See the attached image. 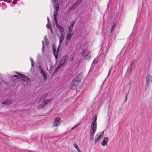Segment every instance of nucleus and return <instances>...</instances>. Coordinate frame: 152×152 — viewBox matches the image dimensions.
<instances>
[{
    "mask_svg": "<svg viewBox=\"0 0 152 152\" xmlns=\"http://www.w3.org/2000/svg\"><path fill=\"white\" fill-rule=\"evenodd\" d=\"M108 138L107 137H105L102 141L101 145L103 146H104L105 145H107V142H108Z\"/></svg>",
    "mask_w": 152,
    "mask_h": 152,
    "instance_id": "f8f14e48",
    "label": "nucleus"
},
{
    "mask_svg": "<svg viewBox=\"0 0 152 152\" xmlns=\"http://www.w3.org/2000/svg\"><path fill=\"white\" fill-rule=\"evenodd\" d=\"M68 58L69 56L67 55H66L65 56L63 57L62 59L60 62V64L61 65L64 64L67 62Z\"/></svg>",
    "mask_w": 152,
    "mask_h": 152,
    "instance_id": "6e6552de",
    "label": "nucleus"
},
{
    "mask_svg": "<svg viewBox=\"0 0 152 152\" xmlns=\"http://www.w3.org/2000/svg\"><path fill=\"white\" fill-rule=\"evenodd\" d=\"M56 27L61 32H63L64 31V29L62 27L58 25Z\"/></svg>",
    "mask_w": 152,
    "mask_h": 152,
    "instance_id": "4be33fe9",
    "label": "nucleus"
},
{
    "mask_svg": "<svg viewBox=\"0 0 152 152\" xmlns=\"http://www.w3.org/2000/svg\"><path fill=\"white\" fill-rule=\"evenodd\" d=\"M64 39V37L63 36V34H61V36L59 37V45L61 44L63 41Z\"/></svg>",
    "mask_w": 152,
    "mask_h": 152,
    "instance_id": "6ab92c4d",
    "label": "nucleus"
},
{
    "mask_svg": "<svg viewBox=\"0 0 152 152\" xmlns=\"http://www.w3.org/2000/svg\"><path fill=\"white\" fill-rule=\"evenodd\" d=\"M63 65H61L60 64V62L59 64L58 65L57 67L56 68V69L54 71V73H56L57 72L59 69L60 68L61 66H62Z\"/></svg>",
    "mask_w": 152,
    "mask_h": 152,
    "instance_id": "aec40b11",
    "label": "nucleus"
},
{
    "mask_svg": "<svg viewBox=\"0 0 152 152\" xmlns=\"http://www.w3.org/2000/svg\"><path fill=\"white\" fill-rule=\"evenodd\" d=\"M63 65H61L60 64V62L59 64L58 65L57 67L56 68V69L54 71V73H56L57 72L59 69L60 68L61 66H62Z\"/></svg>",
    "mask_w": 152,
    "mask_h": 152,
    "instance_id": "412c9836",
    "label": "nucleus"
},
{
    "mask_svg": "<svg viewBox=\"0 0 152 152\" xmlns=\"http://www.w3.org/2000/svg\"><path fill=\"white\" fill-rule=\"evenodd\" d=\"M82 0H77L75 3L71 7V9H75L77 6L79 5L81 2Z\"/></svg>",
    "mask_w": 152,
    "mask_h": 152,
    "instance_id": "2eb2a0df",
    "label": "nucleus"
},
{
    "mask_svg": "<svg viewBox=\"0 0 152 152\" xmlns=\"http://www.w3.org/2000/svg\"><path fill=\"white\" fill-rule=\"evenodd\" d=\"M30 60L31 62V66L32 67L34 66V62L32 58L31 57H30Z\"/></svg>",
    "mask_w": 152,
    "mask_h": 152,
    "instance_id": "393cba45",
    "label": "nucleus"
},
{
    "mask_svg": "<svg viewBox=\"0 0 152 152\" xmlns=\"http://www.w3.org/2000/svg\"><path fill=\"white\" fill-rule=\"evenodd\" d=\"M97 117L95 115L94 120L91 122L90 128V138L91 140L94 138L97 129Z\"/></svg>",
    "mask_w": 152,
    "mask_h": 152,
    "instance_id": "f257e3e1",
    "label": "nucleus"
},
{
    "mask_svg": "<svg viewBox=\"0 0 152 152\" xmlns=\"http://www.w3.org/2000/svg\"><path fill=\"white\" fill-rule=\"evenodd\" d=\"M146 84L148 86L150 83L152 82V77L150 75H148L146 78Z\"/></svg>",
    "mask_w": 152,
    "mask_h": 152,
    "instance_id": "9b49d317",
    "label": "nucleus"
},
{
    "mask_svg": "<svg viewBox=\"0 0 152 152\" xmlns=\"http://www.w3.org/2000/svg\"><path fill=\"white\" fill-rule=\"evenodd\" d=\"M45 106L43 103L42 104L39 105L37 107V109H41L44 108Z\"/></svg>",
    "mask_w": 152,
    "mask_h": 152,
    "instance_id": "5701e85b",
    "label": "nucleus"
},
{
    "mask_svg": "<svg viewBox=\"0 0 152 152\" xmlns=\"http://www.w3.org/2000/svg\"><path fill=\"white\" fill-rule=\"evenodd\" d=\"M39 71H40V72H41V70H43V69L42 68V67L41 66H39Z\"/></svg>",
    "mask_w": 152,
    "mask_h": 152,
    "instance_id": "7c9ffc66",
    "label": "nucleus"
},
{
    "mask_svg": "<svg viewBox=\"0 0 152 152\" xmlns=\"http://www.w3.org/2000/svg\"><path fill=\"white\" fill-rule=\"evenodd\" d=\"M115 25H113V26L112 28L111 31V32H112V31L115 28Z\"/></svg>",
    "mask_w": 152,
    "mask_h": 152,
    "instance_id": "f704fd0d",
    "label": "nucleus"
},
{
    "mask_svg": "<svg viewBox=\"0 0 152 152\" xmlns=\"http://www.w3.org/2000/svg\"><path fill=\"white\" fill-rule=\"evenodd\" d=\"M80 82V80H77L75 79L73 80L70 85V88L72 89H75L77 86L78 83H79Z\"/></svg>",
    "mask_w": 152,
    "mask_h": 152,
    "instance_id": "20e7f679",
    "label": "nucleus"
},
{
    "mask_svg": "<svg viewBox=\"0 0 152 152\" xmlns=\"http://www.w3.org/2000/svg\"><path fill=\"white\" fill-rule=\"evenodd\" d=\"M104 132V131H103L102 132V133L99 132L95 135L94 138L95 143H96L101 140V138L103 137Z\"/></svg>",
    "mask_w": 152,
    "mask_h": 152,
    "instance_id": "39448f33",
    "label": "nucleus"
},
{
    "mask_svg": "<svg viewBox=\"0 0 152 152\" xmlns=\"http://www.w3.org/2000/svg\"><path fill=\"white\" fill-rule=\"evenodd\" d=\"M42 51H43L44 50V48H45V46H44V41H42Z\"/></svg>",
    "mask_w": 152,
    "mask_h": 152,
    "instance_id": "c85d7f7f",
    "label": "nucleus"
},
{
    "mask_svg": "<svg viewBox=\"0 0 152 152\" xmlns=\"http://www.w3.org/2000/svg\"><path fill=\"white\" fill-rule=\"evenodd\" d=\"M77 150L78 152H81V151L80 150L79 148H78V149H77Z\"/></svg>",
    "mask_w": 152,
    "mask_h": 152,
    "instance_id": "ea45409f",
    "label": "nucleus"
},
{
    "mask_svg": "<svg viewBox=\"0 0 152 152\" xmlns=\"http://www.w3.org/2000/svg\"><path fill=\"white\" fill-rule=\"evenodd\" d=\"M59 47H60V45H59L58 46V47L57 48V49L56 50V48L55 46H53V54L55 56V58L56 59H57L58 58L57 54L58 53V50L59 49Z\"/></svg>",
    "mask_w": 152,
    "mask_h": 152,
    "instance_id": "1a4fd4ad",
    "label": "nucleus"
},
{
    "mask_svg": "<svg viewBox=\"0 0 152 152\" xmlns=\"http://www.w3.org/2000/svg\"><path fill=\"white\" fill-rule=\"evenodd\" d=\"M134 67V64H133V61H132L130 63V65L128 67L127 70V72L130 74L131 71L133 69Z\"/></svg>",
    "mask_w": 152,
    "mask_h": 152,
    "instance_id": "9d476101",
    "label": "nucleus"
},
{
    "mask_svg": "<svg viewBox=\"0 0 152 152\" xmlns=\"http://www.w3.org/2000/svg\"><path fill=\"white\" fill-rule=\"evenodd\" d=\"M52 99H45L43 101V103L46 107V105L51 101Z\"/></svg>",
    "mask_w": 152,
    "mask_h": 152,
    "instance_id": "f3484780",
    "label": "nucleus"
},
{
    "mask_svg": "<svg viewBox=\"0 0 152 152\" xmlns=\"http://www.w3.org/2000/svg\"><path fill=\"white\" fill-rule=\"evenodd\" d=\"M97 62H98V59H97V58H96L94 61L93 63L94 64H96Z\"/></svg>",
    "mask_w": 152,
    "mask_h": 152,
    "instance_id": "c756f323",
    "label": "nucleus"
},
{
    "mask_svg": "<svg viewBox=\"0 0 152 152\" xmlns=\"http://www.w3.org/2000/svg\"><path fill=\"white\" fill-rule=\"evenodd\" d=\"M17 0H14L12 1V3L14 4H16L17 3Z\"/></svg>",
    "mask_w": 152,
    "mask_h": 152,
    "instance_id": "473e14b6",
    "label": "nucleus"
},
{
    "mask_svg": "<svg viewBox=\"0 0 152 152\" xmlns=\"http://www.w3.org/2000/svg\"><path fill=\"white\" fill-rule=\"evenodd\" d=\"M16 73L18 74L20 76V77L23 80L26 81V82H28V80L29 79L27 77L25 76V75L21 74H20L18 72H16Z\"/></svg>",
    "mask_w": 152,
    "mask_h": 152,
    "instance_id": "4468645a",
    "label": "nucleus"
},
{
    "mask_svg": "<svg viewBox=\"0 0 152 152\" xmlns=\"http://www.w3.org/2000/svg\"><path fill=\"white\" fill-rule=\"evenodd\" d=\"M12 100H7L3 102L2 104L9 105L12 103Z\"/></svg>",
    "mask_w": 152,
    "mask_h": 152,
    "instance_id": "a211bd4d",
    "label": "nucleus"
},
{
    "mask_svg": "<svg viewBox=\"0 0 152 152\" xmlns=\"http://www.w3.org/2000/svg\"><path fill=\"white\" fill-rule=\"evenodd\" d=\"M41 71V72L40 73L43 76V77L44 80L45 81H46L47 80V78L46 74L43 70H42Z\"/></svg>",
    "mask_w": 152,
    "mask_h": 152,
    "instance_id": "dca6fc26",
    "label": "nucleus"
},
{
    "mask_svg": "<svg viewBox=\"0 0 152 152\" xmlns=\"http://www.w3.org/2000/svg\"><path fill=\"white\" fill-rule=\"evenodd\" d=\"M4 1H5V2H6V0H4Z\"/></svg>",
    "mask_w": 152,
    "mask_h": 152,
    "instance_id": "c03bdc74",
    "label": "nucleus"
},
{
    "mask_svg": "<svg viewBox=\"0 0 152 152\" xmlns=\"http://www.w3.org/2000/svg\"><path fill=\"white\" fill-rule=\"evenodd\" d=\"M112 66H111V68H112ZM111 69H110L109 70V72H108V75H107V77L105 78V80H106V79H107V77L108 76H109V74H110V71H111Z\"/></svg>",
    "mask_w": 152,
    "mask_h": 152,
    "instance_id": "72a5a7b5",
    "label": "nucleus"
},
{
    "mask_svg": "<svg viewBox=\"0 0 152 152\" xmlns=\"http://www.w3.org/2000/svg\"><path fill=\"white\" fill-rule=\"evenodd\" d=\"M79 125V124H77V125H76L73 128H72V129H74V128H75V127H76V126H78V125Z\"/></svg>",
    "mask_w": 152,
    "mask_h": 152,
    "instance_id": "79ce46f5",
    "label": "nucleus"
},
{
    "mask_svg": "<svg viewBox=\"0 0 152 152\" xmlns=\"http://www.w3.org/2000/svg\"><path fill=\"white\" fill-rule=\"evenodd\" d=\"M13 77H16L18 79H19V78L18 76L16 75H15L13 76Z\"/></svg>",
    "mask_w": 152,
    "mask_h": 152,
    "instance_id": "c9c22d12",
    "label": "nucleus"
},
{
    "mask_svg": "<svg viewBox=\"0 0 152 152\" xmlns=\"http://www.w3.org/2000/svg\"><path fill=\"white\" fill-rule=\"evenodd\" d=\"M46 27H47V28L48 29H49V28H50L51 31L52 32H53V31H52V27H51V25H49V23H48L47 25L46 26Z\"/></svg>",
    "mask_w": 152,
    "mask_h": 152,
    "instance_id": "a878e982",
    "label": "nucleus"
},
{
    "mask_svg": "<svg viewBox=\"0 0 152 152\" xmlns=\"http://www.w3.org/2000/svg\"><path fill=\"white\" fill-rule=\"evenodd\" d=\"M20 0H17V1H19Z\"/></svg>",
    "mask_w": 152,
    "mask_h": 152,
    "instance_id": "a18cd8bd",
    "label": "nucleus"
},
{
    "mask_svg": "<svg viewBox=\"0 0 152 152\" xmlns=\"http://www.w3.org/2000/svg\"><path fill=\"white\" fill-rule=\"evenodd\" d=\"M54 19L55 23L56 25V27H57V26H58V25L57 23V18H54Z\"/></svg>",
    "mask_w": 152,
    "mask_h": 152,
    "instance_id": "cd10ccee",
    "label": "nucleus"
},
{
    "mask_svg": "<svg viewBox=\"0 0 152 152\" xmlns=\"http://www.w3.org/2000/svg\"><path fill=\"white\" fill-rule=\"evenodd\" d=\"M127 99V96H126V97L125 102H126V101Z\"/></svg>",
    "mask_w": 152,
    "mask_h": 152,
    "instance_id": "37998d69",
    "label": "nucleus"
},
{
    "mask_svg": "<svg viewBox=\"0 0 152 152\" xmlns=\"http://www.w3.org/2000/svg\"><path fill=\"white\" fill-rule=\"evenodd\" d=\"M107 115L109 116V117H110V115H109V112L108 111L107 113Z\"/></svg>",
    "mask_w": 152,
    "mask_h": 152,
    "instance_id": "a19ab883",
    "label": "nucleus"
},
{
    "mask_svg": "<svg viewBox=\"0 0 152 152\" xmlns=\"http://www.w3.org/2000/svg\"><path fill=\"white\" fill-rule=\"evenodd\" d=\"M82 56L86 59L88 60L91 57V55L88 50H83L82 53Z\"/></svg>",
    "mask_w": 152,
    "mask_h": 152,
    "instance_id": "7ed1b4c3",
    "label": "nucleus"
},
{
    "mask_svg": "<svg viewBox=\"0 0 152 152\" xmlns=\"http://www.w3.org/2000/svg\"><path fill=\"white\" fill-rule=\"evenodd\" d=\"M44 40H45V42L46 43V44L48 45V43L47 42V37L46 36H45L44 37Z\"/></svg>",
    "mask_w": 152,
    "mask_h": 152,
    "instance_id": "bb28decb",
    "label": "nucleus"
},
{
    "mask_svg": "<svg viewBox=\"0 0 152 152\" xmlns=\"http://www.w3.org/2000/svg\"><path fill=\"white\" fill-rule=\"evenodd\" d=\"M74 146L75 148L77 149H78L79 148L78 145L75 143H74Z\"/></svg>",
    "mask_w": 152,
    "mask_h": 152,
    "instance_id": "2f4dec72",
    "label": "nucleus"
},
{
    "mask_svg": "<svg viewBox=\"0 0 152 152\" xmlns=\"http://www.w3.org/2000/svg\"><path fill=\"white\" fill-rule=\"evenodd\" d=\"M53 1V4L54 5V7L56 8V10L54 11V18H57V12L59 9V5L58 3L56 0H52Z\"/></svg>",
    "mask_w": 152,
    "mask_h": 152,
    "instance_id": "f03ea898",
    "label": "nucleus"
},
{
    "mask_svg": "<svg viewBox=\"0 0 152 152\" xmlns=\"http://www.w3.org/2000/svg\"><path fill=\"white\" fill-rule=\"evenodd\" d=\"M75 21H72L70 23V25L69 27L68 32L73 33V28L74 26Z\"/></svg>",
    "mask_w": 152,
    "mask_h": 152,
    "instance_id": "ddd939ff",
    "label": "nucleus"
},
{
    "mask_svg": "<svg viewBox=\"0 0 152 152\" xmlns=\"http://www.w3.org/2000/svg\"><path fill=\"white\" fill-rule=\"evenodd\" d=\"M77 77L79 78V79L80 80L81 78V77L80 75L78 76Z\"/></svg>",
    "mask_w": 152,
    "mask_h": 152,
    "instance_id": "4c0bfd02",
    "label": "nucleus"
},
{
    "mask_svg": "<svg viewBox=\"0 0 152 152\" xmlns=\"http://www.w3.org/2000/svg\"><path fill=\"white\" fill-rule=\"evenodd\" d=\"M69 60L70 61H72L73 60V58L72 57H71L69 58Z\"/></svg>",
    "mask_w": 152,
    "mask_h": 152,
    "instance_id": "e433bc0d",
    "label": "nucleus"
},
{
    "mask_svg": "<svg viewBox=\"0 0 152 152\" xmlns=\"http://www.w3.org/2000/svg\"><path fill=\"white\" fill-rule=\"evenodd\" d=\"M73 33L69 32L66 36V39L65 41V45L66 46L67 45L69 42Z\"/></svg>",
    "mask_w": 152,
    "mask_h": 152,
    "instance_id": "0eeeda50",
    "label": "nucleus"
},
{
    "mask_svg": "<svg viewBox=\"0 0 152 152\" xmlns=\"http://www.w3.org/2000/svg\"><path fill=\"white\" fill-rule=\"evenodd\" d=\"M48 95V94L45 93L41 96V99H44L46 98Z\"/></svg>",
    "mask_w": 152,
    "mask_h": 152,
    "instance_id": "b1692460",
    "label": "nucleus"
},
{
    "mask_svg": "<svg viewBox=\"0 0 152 152\" xmlns=\"http://www.w3.org/2000/svg\"><path fill=\"white\" fill-rule=\"evenodd\" d=\"M61 123V119L59 118H56L54 120L53 126L57 127L59 126Z\"/></svg>",
    "mask_w": 152,
    "mask_h": 152,
    "instance_id": "423d86ee",
    "label": "nucleus"
},
{
    "mask_svg": "<svg viewBox=\"0 0 152 152\" xmlns=\"http://www.w3.org/2000/svg\"><path fill=\"white\" fill-rule=\"evenodd\" d=\"M47 20L48 24L49 23V19L48 17H47Z\"/></svg>",
    "mask_w": 152,
    "mask_h": 152,
    "instance_id": "58836bf2",
    "label": "nucleus"
}]
</instances>
